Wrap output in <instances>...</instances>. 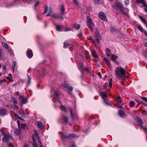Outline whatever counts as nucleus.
I'll return each instance as SVG.
<instances>
[{"label": "nucleus", "instance_id": "obj_39", "mask_svg": "<svg viewBox=\"0 0 147 147\" xmlns=\"http://www.w3.org/2000/svg\"><path fill=\"white\" fill-rule=\"evenodd\" d=\"M130 106L131 107H133L134 105V102L132 101H130Z\"/></svg>", "mask_w": 147, "mask_h": 147}, {"label": "nucleus", "instance_id": "obj_9", "mask_svg": "<svg viewBox=\"0 0 147 147\" xmlns=\"http://www.w3.org/2000/svg\"><path fill=\"white\" fill-rule=\"evenodd\" d=\"M19 98H20V101L23 104H25L27 102V99L24 98V96L19 95Z\"/></svg>", "mask_w": 147, "mask_h": 147}, {"label": "nucleus", "instance_id": "obj_5", "mask_svg": "<svg viewBox=\"0 0 147 147\" xmlns=\"http://www.w3.org/2000/svg\"><path fill=\"white\" fill-rule=\"evenodd\" d=\"M99 18L101 20L107 21V19L106 15L103 12H100L99 14Z\"/></svg>", "mask_w": 147, "mask_h": 147}, {"label": "nucleus", "instance_id": "obj_18", "mask_svg": "<svg viewBox=\"0 0 147 147\" xmlns=\"http://www.w3.org/2000/svg\"><path fill=\"white\" fill-rule=\"evenodd\" d=\"M63 28V26L61 25H58L56 26V29L57 31H60Z\"/></svg>", "mask_w": 147, "mask_h": 147}, {"label": "nucleus", "instance_id": "obj_43", "mask_svg": "<svg viewBox=\"0 0 147 147\" xmlns=\"http://www.w3.org/2000/svg\"><path fill=\"white\" fill-rule=\"evenodd\" d=\"M12 77V76L11 74H9L8 75V76L6 77V78L10 80L11 79Z\"/></svg>", "mask_w": 147, "mask_h": 147}, {"label": "nucleus", "instance_id": "obj_33", "mask_svg": "<svg viewBox=\"0 0 147 147\" xmlns=\"http://www.w3.org/2000/svg\"><path fill=\"white\" fill-rule=\"evenodd\" d=\"M140 19L141 21L144 24H146V22L145 20L141 16H140Z\"/></svg>", "mask_w": 147, "mask_h": 147}, {"label": "nucleus", "instance_id": "obj_38", "mask_svg": "<svg viewBox=\"0 0 147 147\" xmlns=\"http://www.w3.org/2000/svg\"><path fill=\"white\" fill-rule=\"evenodd\" d=\"M60 108L61 110H62L63 111H64L65 112H66V108L63 105H61V106Z\"/></svg>", "mask_w": 147, "mask_h": 147}, {"label": "nucleus", "instance_id": "obj_35", "mask_svg": "<svg viewBox=\"0 0 147 147\" xmlns=\"http://www.w3.org/2000/svg\"><path fill=\"white\" fill-rule=\"evenodd\" d=\"M110 28L111 31L112 32H115L117 31V30L115 27H111Z\"/></svg>", "mask_w": 147, "mask_h": 147}, {"label": "nucleus", "instance_id": "obj_3", "mask_svg": "<svg viewBox=\"0 0 147 147\" xmlns=\"http://www.w3.org/2000/svg\"><path fill=\"white\" fill-rule=\"evenodd\" d=\"M13 139L11 137V135L9 133L4 136L2 140L3 142H6L9 141L10 140H12Z\"/></svg>", "mask_w": 147, "mask_h": 147}, {"label": "nucleus", "instance_id": "obj_45", "mask_svg": "<svg viewBox=\"0 0 147 147\" xmlns=\"http://www.w3.org/2000/svg\"><path fill=\"white\" fill-rule=\"evenodd\" d=\"M0 131L2 135L4 136V135H5V134H6L5 131L4 130H3L2 129H0Z\"/></svg>", "mask_w": 147, "mask_h": 147}, {"label": "nucleus", "instance_id": "obj_20", "mask_svg": "<svg viewBox=\"0 0 147 147\" xmlns=\"http://www.w3.org/2000/svg\"><path fill=\"white\" fill-rule=\"evenodd\" d=\"M37 126L39 128L42 129L43 127V124L42 122H38L37 124Z\"/></svg>", "mask_w": 147, "mask_h": 147}, {"label": "nucleus", "instance_id": "obj_11", "mask_svg": "<svg viewBox=\"0 0 147 147\" xmlns=\"http://www.w3.org/2000/svg\"><path fill=\"white\" fill-rule=\"evenodd\" d=\"M26 54L27 56L30 58H32L33 55L32 51L29 49H28L27 51Z\"/></svg>", "mask_w": 147, "mask_h": 147}, {"label": "nucleus", "instance_id": "obj_37", "mask_svg": "<svg viewBox=\"0 0 147 147\" xmlns=\"http://www.w3.org/2000/svg\"><path fill=\"white\" fill-rule=\"evenodd\" d=\"M140 128L142 129L144 131L146 132V134H147V128L146 127H144L142 125H140Z\"/></svg>", "mask_w": 147, "mask_h": 147}, {"label": "nucleus", "instance_id": "obj_50", "mask_svg": "<svg viewBox=\"0 0 147 147\" xmlns=\"http://www.w3.org/2000/svg\"><path fill=\"white\" fill-rule=\"evenodd\" d=\"M12 100L13 102L14 103H17V102L15 98L13 97V98H12Z\"/></svg>", "mask_w": 147, "mask_h": 147}, {"label": "nucleus", "instance_id": "obj_49", "mask_svg": "<svg viewBox=\"0 0 147 147\" xmlns=\"http://www.w3.org/2000/svg\"><path fill=\"white\" fill-rule=\"evenodd\" d=\"M3 55V53L2 50L0 49V56L2 57Z\"/></svg>", "mask_w": 147, "mask_h": 147}, {"label": "nucleus", "instance_id": "obj_28", "mask_svg": "<svg viewBox=\"0 0 147 147\" xmlns=\"http://www.w3.org/2000/svg\"><path fill=\"white\" fill-rule=\"evenodd\" d=\"M74 28L76 30H78L80 28V26L79 24H75L74 25Z\"/></svg>", "mask_w": 147, "mask_h": 147}, {"label": "nucleus", "instance_id": "obj_1", "mask_svg": "<svg viewBox=\"0 0 147 147\" xmlns=\"http://www.w3.org/2000/svg\"><path fill=\"white\" fill-rule=\"evenodd\" d=\"M125 70L121 67H117L115 70V76L119 80L125 78Z\"/></svg>", "mask_w": 147, "mask_h": 147}, {"label": "nucleus", "instance_id": "obj_46", "mask_svg": "<svg viewBox=\"0 0 147 147\" xmlns=\"http://www.w3.org/2000/svg\"><path fill=\"white\" fill-rule=\"evenodd\" d=\"M141 98L145 101L147 102V98L146 97H141Z\"/></svg>", "mask_w": 147, "mask_h": 147}, {"label": "nucleus", "instance_id": "obj_44", "mask_svg": "<svg viewBox=\"0 0 147 147\" xmlns=\"http://www.w3.org/2000/svg\"><path fill=\"white\" fill-rule=\"evenodd\" d=\"M15 116L16 117H18V118H19L20 119L22 120H24L22 118L20 117L19 116H18L17 114H16L15 115Z\"/></svg>", "mask_w": 147, "mask_h": 147}, {"label": "nucleus", "instance_id": "obj_12", "mask_svg": "<svg viewBox=\"0 0 147 147\" xmlns=\"http://www.w3.org/2000/svg\"><path fill=\"white\" fill-rule=\"evenodd\" d=\"M118 113L119 115L122 118H124L126 117L127 115L125 112L122 110H120L118 111Z\"/></svg>", "mask_w": 147, "mask_h": 147}, {"label": "nucleus", "instance_id": "obj_24", "mask_svg": "<svg viewBox=\"0 0 147 147\" xmlns=\"http://www.w3.org/2000/svg\"><path fill=\"white\" fill-rule=\"evenodd\" d=\"M92 54L93 56L94 57H98V56L96 54V52L94 51L93 50L92 51Z\"/></svg>", "mask_w": 147, "mask_h": 147}, {"label": "nucleus", "instance_id": "obj_41", "mask_svg": "<svg viewBox=\"0 0 147 147\" xmlns=\"http://www.w3.org/2000/svg\"><path fill=\"white\" fill-rule=\"evenodd\" d=\"M112 79L111 78L110 79V82L109 84V86L110 87H111L112 85Z\"/></svg>", "mask_w": 147, "mask_h": 147}, {"label": "nucleus", "instance_id": "obj_30", "mask_svg": "<svg viewBox=\"0 0 147 147\" xmlns=\"http://www.w3.org/2000/svg\"><path fill=\"white\" fill-rule=\"evenodd\" d=\"M16 65V63L14 61L13 62V64L12 65V69L13 70V72H14V69H15V67Z\"/></svg>", "mask_w": 147, "mask_h": 147}, {"label": "nucleus", "instance_id": "obj_63", "mask_svg": "<svg viewBox=\"0 0 147 147\" xmlns=\"http://www.w3.org/2000/svg\"><path fill=\"white\" fill-rule=\"evenodd\" d=\"M97 75L100 78H101V74L100 72L98 73Z\"/></svg>", "mask_w": 147, "mask_h": 147}, {"label": "nucleus", "instance_id": "obj_40", "mask_svg": "<svg viewBox=\"0 0 147 147\" xmlns=\"http://www.w3.org/2000/svg\"><path fill=\"white\" fill-rule=\"evenodd\" d=\"M136 3H143L144 2V0H137L136 1Z\"/></svg>", "mask_w": 147, "mask_h": 147}, {"label": "nucleus", "instance_id": "obj_22", "mask_svg": "<svg viewBox=\"0 0 147 147\" xmlns=\"http://www.w3.org/2000/svg\"><path fill=\"white\" fill-rule=\"evenodd\" d=\"M21 129H16L14 131V133L18 135H20L21 134V131H20Z\"/></svg>", "mask_w": 147, "mask_h": 147}, {"label": "nucleus", "instance_id": "obj_25", "mask_svg": "<svg viewBox=\"0 0 147 147\" xmlns=\"http://www.w3.org/2000/svg\"><path fill=\"white\" fill-rule=\"evenodd\" d=\"M26 126V125L25 124L21 123L20 125V127H19V128L20 129H21L22 128L24 129Z\"/></svg>", "mask_w": 147, "mask_h": 147}, {"label": "nucleus", "instance_id": "obj_62", "mask_svg": "<svg viewBox=\"0 0 147 147\" xmlns=\"http://www.w3.org/2000/svg\"><path fill=\"white\" fill-rule=\"evenodd\" d=\"M143 54L146 57H147V53L146 52H144L143 53Z\"/></svg>", "mask_w": 147, "mask_h": 147}, {"label": "nucleus", "instance_id": "obj_60", "mask_svg": "<svg viewBox=\"0 0 147 147\" xmlns=\"http://www.w3.org/2000/svg\"><path fill=\"white\" fill-rule=\"evenodd\" d=\"M7 52L9 53L10 54H11L12 53V51L10 49H9L8 50Z\"/></svg>", "mask_w": 147, "mask_h": 147}, {"label": "nucleus", "instance_id": "obj_54", "mask_svg": "<svg viewBox=\"0 0 147 147\" xmlns=\"http://www.w3.org/2000/svg\"><path fill=\"white\" fill-rule=\"evenodd\" d=\"M73 2H74V4L78 6V3L77 2V1H76V0H73Z\"/></svg>", "mask_w": 147, "mask_h": 147}, {"label": "nucleus", "instance_id": "obj_16", "mask_svg": "<svg viewBox=\"0 0 147 147\" xmlns=\"http://www.w3.org/2000/svg\"><path fill=\"white\" fill-rule=\"evenodd\" d=\"M104 60L106 63V64L110 67L111 66V64L109 61L106 58H104Z\"/></svg>", "mask_w": 147, "mask_h": 147}, {"label": "nucleus", "instance_id": "obj_53", "mask_svg": "<svg viewBox=\"0 0 147 147\" xmlns=\"http://www.w3.org/2000/svg\"><path fill=\"white\" fill-rule=\"evenodd\" d=\"M79 66L80 68H82L83 63L82 62H80L79 63Z\"/></svg>", "mask_w": 147, "mask_h": 147}, {"label": "nucleus", "instance_id": "obj_59", "mask_svg": "<svg viewBox=\"0 0 147 147\" xmlns=\"http://www.w3.org/2000/svg\"><path fill=\"white\" fill-rule=\"evenodd\" d=\"M40 2L39 1L37 2L34 5V6L36 7L39 4Z\"/></svg>", "mask_w": 147, "mask_h": 147}, {"label": "nucleus", "instance_id": "obj_42", "mask_svg": "<svg viewBox=\"0 0 147 147\" xmlns=\"http://www.w3.org/2000/svg\"><path fill=\"white\" fill-rule=\"evenodd\" d=\"M141 112L144 115H146V110H142Z\"/></svg>", "mask_w": 147, "mask_h": 147}, {"label": "nucleus", "instance_id": "obj_14", "mask_svg": "<svg viewBox=\"0 0 147 147\" xmlns=\"http://www.w3.org/2000/svg\"><path fill=\"white\" fill-rule=\"evenodd\" d=\"M100 95L105 102V99L107 97L106 94L103 92H101L100 93Z\"/></svg>", "mask_w": 147, "mask_h": 147}, {"label": "nucleus", "instance_id": "obj_29", "mask_svg": "<svg viewBox=\"0 0 147 147\" xmlns=\"http://www.w3.org/2000/svg\"><path fill=\"white\" fill-rule=\"evenodd\" d=\"M137 121L139 123L140 126V125H142L143 123L142 120L140 118H137Z\"/></svg>", "mask_w": 147, "mask_h": 147}, {"label": "nucleus", "instance_id": "obj_7", "mask_svg": "<svg viewBox=\"0 0 147 147\" xmlns=\"http://www.w3.org/2000/svg\"><path fill=\"white\" fill-rule=\"evenodd\" d=\"M120 11L123 14L126 15L127 14L128 11V9L126 8H125L123 6L119 9Z\"/></svg>", "mask_w": 147, "mask_h": 147}, {"label": "nucleus", "instance_id": "obj_2", "mask_svg": "<svg viewBox=\"0 0 147 147\" xmlns=\"http://www.w3.org/2000/svg\"><path fill=\"white\" fill-rule=\"evenodd\" d=\"M87 22L88 27L90 29L92 32H93V30L92 28V26H94V24L92 22V20L89 16L87 17Z\"/></svg>", "mask_w": 147, "mask_h": 147}, {"label": "nucleus", "instance_id": "obj_64", "mask_svg": "<svg viewBox=\"0 0 147 147\" xmlns=\"http://www.w3.org/2000/svg\"><path fill=\"white\" fill-rule=\"evenodd\" d=\"M82 33L81 32H80L78 34V36L79 37H80L82 36Z\"/></svg>", "mask_w": 147, "mask_h": 147}, {"label": "nucleus", "instance_id": "obj_51", "mask_svg": "<svg viewBox=\"0 0 147 147\" xmlns=\"http://www.w3.org/2000/svg\"><path fill=\"white\" fill-rule=\"evenodd\" d=\"M116 99L118 101H121V98L120 96H118L117 97Z\"/></svg>", "mask_w": 147, "mask_h": 147}, {"label": "nucleus", "instance_id": "obj_21", "mask_svg": "<svg viewBox=\"0 0 147 147\" xmlns=\"http://www.w3.org/2000/svg\"><path fill=\"white\" fill-rule=\"evenodd\" d=\"M106 52L107 55L108 56H111V55L110 54L111 51L108 48H107L106 49Z\"/></svg>", "mask_w": 147, "mask_h": 147}, {"label": "nucleus", "instance_id": "obj_10", "mask_svg": "<svg viewBox=\"0 0 147 147\" xmlns=\"http://www.w3.org/2000/svg\"><path fill=\"white\" fill-rule=\"evenodd\" d=\"M7 110L3 108L0 109V115L1 116L5 115L7 113Z\"/></svg>", "mask_w": 147, "mask_h": 147}, {"label": "nucleus", "instance_id": "obj_6", "mask_svg": "<svg viewBox=\"0 0 147 147\" xmlns=\"http://www.w3.org/2000/svg\"><path fill=\"white\" fill-rule=\"evenodd\" d=\"M95 36L97 42L98 43H99V40L101 38L100 35V33L97 29V30L96 32H95Z\"/></svg>", "mask_w": 147, "mask_h": 147}, {"label": "nucleus", "instance_id": "obj_23", "mask_svg": "<svg viewBox=\"0 0 147 147\" xmlns=\"http://www.w3.org/2000/svg\"><path fill=\"white\" fill-rule=\"evenodd\" d=\"M35 135L36 138L38 140V142L40 144V147H43L41 143L40 140V139L39 136L36 134H35Z\"/></svg>", "mask_w": 147, "mask_h": 147}, {"label": "nucleus", "instance_id": "obj_27", "mask_svg": "<svg viewBox=\"0 0 147 147\" xmlns=\"http://www.w3.org/2000/svg\"><path fill=\"white\" fill-rule=\"evenodd\" d=\"M69 109L70 111V115H71V117L72 119H74V118L73 117V114L72 110L71 108L70 107H69Z\"/></svg>", "mask_w": 147, "mask_h": 147}, {"label": "nucleus", "instance_id": "obj_17", "mask_svg": "<svg viewBox=\"0 0 147 147\" xmlns=\"http://www.w3.org/2000/svg\"><path fill=\"white\" fill-rule=\"evenodd\" d=\"M112 60L114 61L118 58V57L113 54H112L111 56Z\"/></svg>", "mask_w": 147, "mask_h": 147}, {"label": "nucleus", "instance_id": "obj_55", "mask_svg": "<svg viewBox=\"0 0 147 147\" xmlns=\"http://www.w3.org/2000/svg\"><path fill=\"white\" fill-rule=\"evenodd\" d=\"M47 6H45V11L44 12V13H46L47 11Z\"/></svg>", "mask_w": 147, "mask_h": 147}, {"label": "nucleus", "instance_id": "obj_57", "mask_svg": "<svg viewBox=\"0 0 147 147\" xmlns=\"http://www.w3.org/2000/svg\"><path fill=\"white\" fill-rule=\"evenodd\" d=\"M116 106L118 107H119V108H122V106H121V105L120 104H118L117 105H115Z\"/></svg>", "mask_w": 147, "mask_h": 147}, {"label": "nucleus", "instance_id": "obj_48", "mask_svg": "<svg viewBox=\"0 0 147 147\" xmlns=\"http://www.w3.org/2000/svg\"><path fill=\"white\" fill-rule=\"evenodd\" d=\"M85 71H87L88 72L90 73L91 72V71L90 69L88 68H87L84 69Z\"/></svg>", "mask_w": 147, "mask_h": 147}, {"label": "nucleus", "instance_id": "obj_56", "mask_svg": "<svg viewBox=\"0 0 147 147\" xmlns=\"http://www.w3.org/2000/svg\"><path fill=\"white\" fill-rule=\"evenodd\" d=\"M28 84L29 85L30 84V76L28 75Z\"/></svg>", "mask_w": 147, "mask_h": 147}, {"label": "nucleus", "instance_id": "obj_15", "mask_svg": "<svg viewBox=\"0 0 147 147\" xmlns=\"http://www.w3.org/2000/svg\"><path fill=\"white\" fill-rule=\"evenodd\" d=\"M61 13H60L61 15H63L64 13L65 9V7L63 5H61L60 8Z\"/></svg>", "mask_w": 147, "mask_h": 147}, {"label": "nucleus", "instance_id": "obj_61", "mask_svg": "<svg viewBox=\"0 0 147 147\" xmlns=\"http://www.w3.org/2000/svg\"><path fill=\"white\" fill-rule=\"evenodd\" d=\"M21 116L23 117H24L25 116V114L23 112H22L21 113Z\"/></svg>", "mask_w": 147, "mask_h": 147}, {"label": "nucleus", "instance_id": "obj_4", "mask_svg": "<svg viewBox=\"0 0 147 147\" xmlns=\"http://www.w3.org/2000/svg\"><path fill=\"white\" fill-rule=\"evenodd\" d=\"M123 6V5L121 2L117 1L114 3L112 7L114 9H118L119 10Z\"/></svg>", "mask_w": 147, "mask_h": 147}, {"label": "nucleus", "instance_id": "obj_19", "mask_svg": "<svg viewBox=\"0 0 147 147\" xmlns=\"http://www.w3.org/2000/svg\"><path fill=\"white\" fill-rule=\"evenodd\" d=\"M62 119L64 120L65 123H67L68 121V118L66 116L63 115L62 117Z\"/></svg>", "mask_w": 147, "mask_h": 147}, {"label": "nucleus", "instance_id": "obj_8", "mask_svg": "<svg viewBox=\"0 0 147 147\" xmlns=\"http://www.w3.org/2000/svg\"><path fill=\"white\" fill-rule=\"evenodd\" d=\"M63 86L64 88H67L69 92L70 93L72 91L73 89L72 87L69 86L68 85V84L66 83H65L64 84Z\"/></svg>", "mask_w": 147, "mask_h": 147}, {"label": "nucleus", "instance_id": "obj_47", "mask_svg": "<svg viewBox=\"0 0 147 147\" xmlns=\"http://www.w3.org/2000/svg\"><path fill=\"white\" fill-rule=\"evenodd\" d=\"M138 29L142 32H143L144 30L143 28L140 26H138Z\"/></svg>", "mask_w": 147, "mask_h": 147}, {"label": "nucleus", "instance_id": "obj_52", "mask_svg": "<svg viewBox=\"0 0 147 147\" xmlns=\"http://www.w3.org/2000/svg\"><path fill=\"white\" fill-rule=\"evenodd\" d=\"M94 3L95 4H98L99 3L100 0H93Z\"/></svg>", "mask_w": 147, "mask_h": 147}, {"label": "nucleus", "instance_id": "obj_32", "mask_svg": "<svg viewBox=\"0 0 147 147\" xmlns=\"http://www.w3.org/2000/svg\"><path fill=\"white\" fill-rule=\"evenodd\" d=\"M74 138L75 137V135L74 134H71L65 137L66 138Z\"/></svg>", "mask_w": 147, "mask_h": 147}, {"label": "nucleus", "instance_id": "obj_58", "mask_svg": "<svg viewBox=\"0 0 147 147\" xmlns=\"http://www.w3.org/2000/svg\"><path fill=\"white\" fill-rule=\"evenodd\" d=\"M90 41L92 42L93 44H94L96 45V44L95 43V41L93 39H91L90 40Z\"/></svg>", "mask_w": 147, "mask_h": 147}, {"label": "nucleus", "instance_id": "obj_31", "mask_svg": "<svg viewBox=\"0 0 147 147\" xmlns=\"http://www.w3.org/2000/svg\"><path fill=\"white\" fill-rule=\"evenodd\" d=\"M1 44L6 49H8V48L9 46L7 44L4 42H2Z\"/></svg>", "mask_w": 147, "mask_h": 147}, {"label": "nucleus", "instance_id": "obj_13", "mask_svg": "<svg viewBox=\"0 0 147 147\" xmlns=\"http://www.w3.org/2000/svg\"><path fill=\"white\" fill-rule=\"evenodd\" d=\"M52 16L54 17L55 18H58L59 19H61V20H63V18L62 17V16H59L58 15H56L55 13H53Z\"/></svg>", "mask_w": 147, "mask_h": 147}, {"label": "nucleus", "instance_id": "obj_36", "mask_svg": "<svg viewBox=\"0 0 147 147\" xmlns=\"http://www.w3.org/2000/svg\"><path fill=\"white\" fill-rule=\"evenodd\" d=\"M143 6L145 7L144 9L145 11L147 12V5L145 2L143 3Z\"/></svg>", "mask_w": 147, "mask_h": 147}, {"label": "nucleus", "instance_id": "obj_34", "mask_svg": "<svg viewBox=\"0 0 147 147\" xmlns=\"http://www.w3.org/2000/svg\"><path fill=\"white\" fill-rule=\"evenodd\" d=\"M33 142L32 144V146L33 147H38L37 144L36 142L35 141V140L34 139H33Z\"/></svg>", "mask_w": 147, "mask_h": 147}, {"label": "nucleus", "instance_id": "obj_26", "mask_svg": "<svg viewBox=\"0 0 147 147\" xmlns=\"http://www.w3.org/2000/svg\"><path fill=\"white\" fill-rule=\"evenodd\" d=\"M69 46V44L67 42H64L63 43V47L65 49L67 48Z\"/></svg>", "mask_w": 147, "mask_h": 147}]
</instances>
